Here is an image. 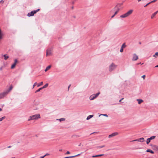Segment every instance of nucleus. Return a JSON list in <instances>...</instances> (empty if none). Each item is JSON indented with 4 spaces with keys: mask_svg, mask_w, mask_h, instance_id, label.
<instances>
[{
    "mask_svg": "<svg viewBox=\"0 0 158 158\" xmlns=\"http://www.w3.org/2000/svg\"><path fill=\"white\" fill-rule=\"evenodd\" d=\"M139 44H141V42H139Z\"/></svg>",
    "mask_w": 158,
    "mask_h": 158,
    "instance_id": "864d4df0",
    "label": "nucleus"
},
{
    "mask_svg": "<svg viewBox=\"0 0 158 158\" xmlns=\"http://www.w3.org/2000/svg\"><path fill=\"white\" fill-rule=\"evenodd\" d=\"M3 56L4 57V59L6 60H7L9 58V56H7L6 54L4 55Z\"/></svg>",
    "mask_w": 158,
    "mask_h": 158,
    "instance_id": "f3484780",
    "label": "nucleus"
},
{
    "mask_svg": "<svg viewBox=\"0 0 158 158\" xmlns=\"http://www.w3.org/2000/svg\"><path fill=\"white\" fill-rule=\"evenodd\" d=\"M117 135H118V133L117 132L113 133L112 134L109 135L108 136V137L109 138H111L114 136Z\"/></svg>",
    "mask_w": 158,
    "mask_h": 158,
    "instance_id": "6e6552de",
    "label": "nucleus"
},
{
    "mask_svg": "<svg viewBox=\"0 0 158 158\" xmlns=\"http://www.w3.org/2000/svg\"><path fill=\"white\" fill-rule=\"evenodd\" d=\"M146 152H150L152 154H154V153L153 151L149 149H147L146 151Z\"/></svg>",
    "mask_w": 158,
    "mask_h": 158,
    "instance_id": "4468645a",
    "label": "nucleus"
},
{
    "mask_svg": "<svg viewBox=\"0 0 158 158\" xmlns=\"http://www.w3.org/2000/svg\"><path fill=\"white\" fill-rule=\"evenodd\" d=\"M6 118L5 116H3L2 117V118H0V121H2L3 119H5Z\"/></svg>",
    "mask_w": 158,
    "mask_h": 158,
    "instance_id": "b1692460",
    "label": "nucleus"
},
{
    "mask_svg": "<svg viewBox=\"0 0 158 158\" xmlns=\"http://www.w3.org/2000/svg\"><path fill=\"white\" fill-rule=\"evenodd\" d=\"M39 10H40V9H38L36 10L32 11L31 13L28 14L27 16L29 17L33 16Z\"/></svg>",
    "mask_w": 158,
    "mask_h": 158,
    "instance_id": "39448f33",
    "label": "nucleus"
},
{
    "mask_svg": "<svg viewBox=\"0 0 158 158\" xmlns=\"http://www.w3.org/2000/svg\"><path fill=\"white\" fill-rule=\"evenodd\" d=\"M145 75H143V76H142V78H143V79H145Z\"/></svg>",
    "mask_w": 158,
    "mask_h": 158,
    "instance_id": "58836bf2",
    "label": "nucleus"
},
{
    "mask_svg": "<svg viewBox=\"0 0 158 158\" xmlns=\"http://www.w3.org/2000/svg\"><path fill=\"white\" fill-rule=\"evenodd\" d=\"M156 148H158V146H154Z\"/></svg>",
    "mask_w": 158,
    "mask_h": 158,
    "instance_id": "09e8293b",
    "label": "nucleus"
},
{
    "mask_svg": "<svg viewBox=\"0 0 158 158\" xmlns=\"http://www.w3.org/2000/svg\"><path fill=\"white\" fill-rule=\"evenodd\" d=\"M17 62V60H16V59L15 60V62H14V64H15L16 65V64Z\"/></svg>",
    "mask_w": 158,
    "mask_h": 158,
    "instance_id": "e433bc0d",
    "label": "nucleus"
},
{
    "mask_svg": "<svg viewBox=\"0 0 158 158\" xmlns=\"http://www.w3.org/2000/svg\"><path fill=\"white\" fill-rule=\"evenodd\" d=\"M132 141H139V139L133 140Z\"/></svg>",
    "mask_w": 158,
    "mask_h": 158,
    "instance_id": "c9c22d12",
    "label": "nucleus"
},
{
    "mask_svg": "<svg viewBox=\"0 0 158 158\" xmlns=\"http://www.w3.org/2000/svg\"><path fill=\"white\" fill-rule=\"evenodd\" d=\"M62 150V149H60V150H59V151H61Z\"/></svg>",
    "mask_w": 158,
    "mask_h": 158,
    "instance_id": "5fc2aeb1",
    "label": "nucleus"
},
{
    "mask_svg": "<svg viewBox=\"0 0 158 158\" xmlns=\"http://www.w3.org/2000/svg\"><path fill=\"white\" fill-rule=\"evenodd\" d=\"M101 115H103V116H106V117H108V115L106 114H100Z\"/></svg>",
    "mask_w": 158,
    "mask_h": 158,
    "instance_id": "2f4dec72",
    "label": "nucleus"
},
{
    "mask_svg": "<svg viewBox=\"0 0 158 158\" xmlns=\"http://www.w3.org/2000/svg\"><path fill=\"white\" fill-rule=\"evenodd\" d=\"M37 84L36 82H35L33 85L32 89H34L35 86Z\"/></svg>",
    "mask_w": 158,
    "mask_h": 158,
    "instance_id": "473e14b6",
    "label": "nucleus"
},
{
    "mask_svg": "<svg viewBox=\"0 0 158 158\" xmlns=\"http://www.w3.org/2000/svg\"><path fill=\"white\" fill-rule=\"evenodd\" d=\"M52 51L50 50H47L46 52V56H49L51 55Z\"/></svg>",
    "mask_w": 158,
    "mask_h": 158,
    "instance_id": "9d476101",
    "label": "nucleus"
},
{
    "mask_svg": "<svg viewBox=\"0 0 158 158\" xmlns=\"http://www.w3.org/2000/svg\"><path fill=\"white\" fill-rule=\"evenodd\" d=\"M120 52H123V48H121L120 50Z\"/></svg>",
    "mask_w": 158,
    "mask_h": 158,
    "instance_id": "f704fd0d",
    "label": "nucleus"
},
{
    "mask_svg": "<svg viewBox=\"0 0 158 158\" xmlns=\"http://www.w3.org/2000/svg\"><path fill=\"white\" fill-rule=\"evenodd\" d=\"M70 153V152L69 151H68L67 152H66V153L65 154H69Z\"/></svg>",
    "mask_w": 158,
    "mask_h": 158,
    "instance_id": "a19ab883",
    "label": "nucleus"
},
{
    "mask_svg": "<svg viewBox=\"0 0 158 158\" xmlns=\"http://www.w3.org/2000/svg\"><path fill=\"white\" fill-rule=\"evenodd\" d=\"M105 147V145H103L102 146H98V147H97V148H102L104 147Z\"/></svg>",
    "mask_w": 158,
    "mask_h": 158,
    "instance_id": "c756f323",
    "label": "nucleus"
},
{
    "mask_svg": "<svg viewBox=\"0 0 158 158\" xmlns=\"http://www.w3.org/2000/svg\"><path fill=\"white\" fill-rule=\"evenodd\" d=\"M93 116H94V115H89L87 117V118H86V119L87 120H88L89 119H90V118H92V117H93Z\"/></svg>",
    "mask_w": 158,
    "mask_h": 158,
    "instance_id": "ddd939ff",
    "label": "nucleus"
},
{
    "mask_svg": "<svg viewBox=\"0 0 158 158\" xmlns=\"http://www.w3.org/2000/svg\"><path fill=\"white\" fill-rule=\"evenodd\" d=\"M43 84V82L42 81L40 82V83L38 84L37 85V87H39L40 86L42 85Z\"/></svg>",
    "mask_w": 158,
    "mask_h": 158,
    "instance_id": "5701e85b",
    "label": "nucleus"
},
{
    "mask_svg": "<svg viewBox=\"0 0 158 158\" xmlns=\"http://www.w3.org/2000/svg\"><path fill=\"white\" fill-rule=\"evenodd\" d=\"M3 35V34L2 32V31L0 29V39H1L2 38V36Z\"/></svg>",
    "mask_w": 158,
    "mask_h": 158,
    "instance_id": "412c9836",
    "label": "nucleus"
},
{
    "mask_svg": "<svg viewBox=\"0 0 158 158\" xmlns=\"http://www.w3.org/2000/svg\"><path fill=\"white\" fill-rule=\"evenodd\" d=\"M123 98H122L121 99H120V100H119V102H121L122 100H123Z\"/></svg>",
    "mask_w": 158,
    "mask_h": 158,
    "instance_id": "a18cd8bd",
    "label": "nucleus"
},
{
    "mask_svg": "<svg viewBox=\"0 0 158 158\" xmlns=\"http://www.w3.org/2000/svg\"><path fill=\"white\" fill-rule=\"evenodd\" d=\"M150 4V2L148 3L145 6H144V7H145L147 6L148 5Z\"/></svg>",
    "mask_w": 158,
    "mask_h": 158,
    "instance_id": "ea45409f",
    "label": "nucleus"
},
{
    "mask_svg": "<svg viewBox=\"0 0 158 158\" xmlns=\"http://www.w3.org/2000/svg\"><path fill=\"white\" fill-rule=\"evenodd\" d=\"M9 93L8 91H6L0 94V99L2 98Z\"/></svg>",
    "mask_w": 158,
    "mask_h": 158,
    "instance_id": "423d86ee",
    "label": "nucleus"
},
{
    "mask_svg": "<svg viewBox=\"0 0 158 158\" xmlns=\"http://www.w3.org/2000/svg\"><path fill=\"white\" fill-rule=\"evenodd\" d=\"M40 114H35L33 115H31L29 117V119H28V121L33 120H35V119H37L38 118H40Z\"/></svg>",
    "mask_w": 158,
    "mask_h": 158,
    "instance_id": "f257e3e1",
    "label": "nucleus"
},
{
    "mask_svg": "<svg viewBox=\"0 0 158 158\" xmlns=\"http://www.w3.org/2000/svg\"><path fill=\"white\" fill-rule=\"evenodd\" d=\"M51 67V65H49V66H48L46 67V69H45V72H46L49 69H50Z\"/></svg>",
    "mask_w": 158,
    "mask_h": 158,
    "instance_id": "2eb2a0df",
    "label": "nucleus"
},
{
    "mask_svg": "<svg viewBox=\"0 0 158 158\" xmlns=\"http://www.w3.org/2000/svg\"><path fill=\"white\" fill-rule=\"evenodd\" d=\"M45 157V156H41L40 157V158H44Z\"/></svg>",
    "mask_w": 158,
    "mask_h": 158,
    "instance_id": "de8ad7c7",
    "label": "nucleus"
},
{
    "mask_svg": "<svg viewBox=\"0 0 158 158\" xmlns=\"http://www.w3.org/2000/svg\"><path fill=\"white\" fill-rule=\"evenodd\" d=\"M158 56V52H156L155 53V54L153 55V56L155 58H156Z\"/></svg>",
    "mask_w": 158,
    "mask_h": 158,
    "instance_id": "aec40b11",
    "label": "nucleus"
},
{
    "mask_svg": "<svg viewBox=\"0 0 158 158\" xmlns=\"http://www.w3.org/2000/svg\"><path fill=\"white\" fill-rule=\"evenodd\" d=\"M100 93L99 92L95 94H92L89 97V99L91 100H94L96 98L98 97L99 95L100 94Z\"/></svg>",
    "mask_w": 158,
    "mask_h": 158,
    "instance_id": "20e7f679",
    "label": "nucleus"
},
{
    "mask_svg": "<svg viewBox=\"0 0 158 158\" xmlns=\"http://www.w3.org/2000/svg\"><path fill=\"white\" fill-rule=\"evenodd\" d=\"M157 0H153V1L150 2V3H152V2H156Z\"/></svg>",
    "mask_w": 158,
    "mask_h": 158,
    "instance_id": "4c0bfd02",
    "label": "nucleus"
},
{
    "mask_svg": "<svg viewBox=\"0 0 158 158\" xmlns=\"http://www.w3.org/2000/svg\"><path fill=\"white\" fill-rule=\"evenodd\" d=\"M42 89L41 87V88H40L39 89H38V90H36V91H35V93H37V92H39V91H40V90H42Z\"/></svg>",
    "mask_w": 158,
    "mask_h": 158,
    "instance_id": "393cba45",
    "label": "nucleus"
},
{
    "mask_svg": "<svg viewBox=\"0 0 158 158\" xmlns=\"http://www.w3.org/2000/svg\"><path fill=\"white\" fill-rule=\"evenodd\" d=\"M138 59V56L135 54H133V55L132 60L135 61L137 60Z\"/></svg>",
    "mask_w": 158,
    "mask_h": 158,
    "instance_id": "0eeeda50",
    "label": "nucleus"
},
{
    "mask_svg": "<svg viewBox=\"0 0 158 158\" xmlns=\"http://www.w3.org/2000/svg\"><path fill=\"white\" fill-rule=\"evenodd\" d=\"M117 65H115L113 63H112L109 67V70L110 72H112L113 71L114 69H115Z\"/></svg>",
    "mask_w": 158,
    "mask_h": 158,
    "instance_id": "7ed1b4c3",
    "label": "nucleus"
},
{
    "mask_svg": "<svg viewBox=\"0 0 158 158\" xmlns=\"http://www.w3.org/2000/svg\"><path fill=\"white\" fill-rule=\"evenodd\" d=\"M114 9L115 10H116V11H115V12L114 14V15H116L117 14V13H118V12L119 11V7H118V6H116L115 7Z\"/></svg>",
    "mask_w": 158,
    "mask_h": 158,
    "instance_id": "1a4fd4ad",
    "label": "nucleus"
},
{
    "mask_svg": "<svg viewBox=\"0 0 158 158\" xmlns=\"http://www.w3.org/2000/svg\"><path fill=\"white\" fill-rule=\"evenodd\" d=\"M10 146H9V147H8V148H10Z\"/></svg>",
    "mask_w": 158,
    "mask_h": 158,
    "instance_id": "6e6d98bb",
    "label": "nucleus"
},
{
    "mask_svg": "<svg viewBox=\"0 0 158 158\" xmlns=\"http://www.w3.org/2000/svg\"><path fill=\"white\" fill-rule=\"evenodd\" d=\"M58 120H59L60 122H61L62 121H64L65 120V118H62L59 119Z\"/></svg>",
    "mask_w": 158,
    "mask_h": 158,
    "instance_id": "a878e982",
    "label": "nucleus"
},
{
    "mask_svg": "<svg viewBox=\"0 0 158 158\" xmlns=\"http://www.w3.org/2000/svg\"><path fill=\"white\" fill-rule=\"evenodd\" d=\"M144 141V139L143 138H141L139 139V142H143Z\"/></svg>",
    "mask_w": 158,
    "mask_h": 158,
    "instance_id": "dca6fc26",
    "label": "nucleus"
},
{
    "mask_svg": "<svg viewBox=\"0 0 158 158\" xmlns=\"http://www.w3.org/2000/svg\"><path fill=\"white\" fill-rule=\"evenodd\" d=\"M155 137H156V136H152L151 137H150V138H149V139L150 140H151L154 139L155 138Z\"/></svg>",
    "mask_w": 158,
    "mask_h": 158,
    "instance_id": "4be33fe9",
    "label": "nucleus"
},
{
    "mask_svg": "<svg viewBox=\"0 0 158 158\" xmlns=\"http://www.w3.org/2000/svg\"><path fill=\"white\" fill-rule=\"evenodd\" d=\"M39 109V108L36 107L35 108H34V109L35 110H37Z\"/></svg>",
    "mask_w": 158,
    "mask_h": 158,
    "instance_id": "37998d69",
    "label": "nucleus"
},
{
    "mask_svg": "<svg viewBox=\"0 0 158 158\" xmlns=\"http://www.w3.org/2000/svg\"><path fill=\"white\" fill-rule=\"evenodd\" d=\"M81 145V143H80V145L79 146H80Z\"/></svg>",
    "mask_w": 158,
    "mask_h": 158,
    "instance_id": "4d7b16f0",
    "label": "nucleus"
},
{
    "mask_svg": "<svg viewBox=\"0 0 158 158\" xmlns=\"http://www.w3.org/2000/svg\"><path fill=\"white\" fill-rule=\"evenodd\" d=\"M49 154H48V153H46L45 155H44V156H48V155H49Z\"/></svg>",
    "mask_w": 158,
    "mask_h": 158,
    "instance_id": "79ce46f5",
    "label": "nucleus"
},
{
    "mask_svg": "<svg viewBox=\"0 0 158 158\" xmlns=\"http://www.w3.org/2000/svg\"><path fill=\"white\" fill-rule=\"evenodd\" d=\"M48 83H46L43 87H41L42 89H44V88H46V87H47L48 86Z\"/></svg>",
    "mask_w": 158,
    "mask_h": 158,
    "instance_id": "a211bd4d",
    "label": "nucleus"
},
{
    "mask_svg": "<svg viewBox=\"0 0 158 158\" xmlns=\"http://www.w3.org/2000/svg\"><path fill=\"white\" fill-rule=\"evenodd\" d=\"M12 89V86H10L9 89V90H7V91H8L9 92Z\"/></svg>",
    "mask_w": 158,
    "mask_h": 158,
    "instance_id": "7c9ffc66",
    "label": "nucleus"
},
{
    "mask_svg": "<svg viewBox=\"0 0 158 158\" xmlns=\"http://www.w3.org/2000/svg\"><path fill=\"white\" fill-rule=\"evenodd\" d=\"M4 1L3 0H1L0 1V4H3L4 3Z\"/></svg>",
    "mask_w": 158,
    "mask_h": 158,
    "instance_id": "72a5a7b5",
    "label": "nucleus"
},
{
    "mask_svg": "<svg viewBox=\"0 0 158 158\" xmlns=\"http://www.w3.org/2000/svg\"><path fill=\"white\" fill-rule=\"evenodd\" d=\"M103 154H100V155H96L95 156H92L93 157H99V156H103Z\"/></svg>",
    "mask_w": 158,
    "mask_h": 158,
    "instance_id": "6ab92c4d",
    "label": "nucleus"
},
{
    "mask_svg": "<svg viewBox=\"0 0 158 158\" xmlns=\"http://www.w3.org/2000/svg\"><path fill=\"white\" fill-rule=\"evenodd\" d=\"M155 67H158V65L155 66Z\"/></svg>",
    "mask_w": 158,
    "mask_h": 158,
    "instance_id": "8fccbe9b",
    "label": "nucleus"
},
{
    "mask_svg": "<svg viewBox=\"0 0 158 158\" xmlns=\"http://www.w3.org/2000/svg\"><path fill=\"white\" fill-rule=\"evenodd\" d=\"M70 86H71V85H70L69 86H68V90H69V88L70 87Z\"/></svg>",
    "mask_w": 158,
    "mask_h": 158,
    "instance_id": "c03bdc74",
    "label": "nucleus"
},
{
    "mask_svg": "<svg viewBox=\"0 0 158 158\" xmlns=\"http://www.w3.org/2000/svg\"><path fill=\"white\" fill-rule=\"evenodd\" d=\"M133 10H130L125 14L121 15L120 17L121 18H125L128 17L133 12Z\"/></svg>",
    "mask_w": 158,
    "mask_h": 158,
    "instance_id": "f03ea898",
    "label": "nucleus"
},
{
    "mask_svg": "<svg viewBox=\"0 0 158 158\" xmlns=\"http://www.w3.org/2000/svg\"><path fill=\"white\" fill-rule=\"evenodd\" d=\"M140 64V63H138V64Z\"/></svg>",
    "mask_w": 158,
    "mask_h": 158,
    "instance_id": "13d9d810",
    "label": "nucleus"
},
{
    "mask_svg": "<svg viewBox=\"0 0 158 158\" xmlns=\"http://www.w3.org/2000/svg\"><path fill=\"white\" fill-rule=\"evenodd\" d=\"M115 15H112V16H111V18H113V17H114V16Z\"/></svg>",
    "mask_w": 158,
    "mask_h": 158,
    "instance_id": "49530a36",
    "label": "nucleus"
},
{
    "mask_svg": "<svg viewBox=\"0 0 158 158\" xmlns=\"http://www.w3.org/2000/svg\"><path fill=\"white\" fill-rule=\"evenodd\" d=\"M15 65H16V64H13L11 66V69H14L15 68Z\"/></svg>",
    "mask_w": 158,
    "mask_h": 158,
    "instance_id": "cd10ccee",
    "label": "nucleus"
},
{
    "mask_svg": "<svg viewBox=\"0 0 158 158\" xmlns=\"http://www.w3.org/2000/svg\"><path fill=\"white\" fill-rule=\"evenodd\" d=\"M138 2H140L141 1V0H137Z\"/></svg>",
    "mask_w": 158,
    "mask_h": 158,
    "instance_id": "603ef678",
    "label": "nucleus"
},
{
    "mask_svg": "<svg viewBox=\"0 0 158 158\" xmlns=\"http://www.w3.org/2000/svg\"><path fill=\"white\" fill-rule=\"evenodd\" d=\"M137 101L138 102V103L139 104L143 102V100L141 99H137Z\"/></svg>",
    "mask_w": 158,
    "mask_h": 158,
    "instance_id": "f8f14e48",
    "label": "nucleus"
},
{
    "mask_svg": "<svg viewBox=\"0 0 158 158\" xmlns=\"http://www.w3.org/2000/svg\"><path fill=\"white\" fill-rule=\"evenodd\" d=\"M150 141L151 140H150L149 138H148L147 139V144H148L150 142Z\"/></svg>",
    "mask_w": 158,
    "mask_h": 158,
    "instance_id": "c85d7f7f",
    "label": "nucleus"
},
{
    "mask_svg": "<svg viewBox=\"0 0 158 158\" xmlns=\"http://www.w3.org/2000/svg\"><path fill=\"white\" fill-rule=\"evenodd\" d=\"M2 110V109L1 108H0V111H1Z\"/></svg>",
    "mask_w": 158,
    "mask_h": 158,
    "instance_id": "3c124183",
    "label": "nucleus"
},
{
    "mask_svg": "<svg viewBox=\"0 0 158 158\" xmlns=\"http://www.w3.org/2000/svg\"><path fill=\"white\" fill-rule=\"evenodd\" d=\"M158 13V10L155 12L151 16V19H153L156 14Z\"/></svg>",
    "mask_w": 158,
    "mask_h": 158,
    "instance_id": "9b49d317",
    "label": "nucleus"
},
{
    "mask_svg": "<svg viewBox=\"0 0 158 158\" xmlns=\"http://www.w3.org/2000/svg\"><path fill=\"white\" fill-rule=\"evenodd\" d=\"M126 47V45L125 44V43H123L122 45L121 48H125Z\"/></svg>",
    "mask_w": 158,
    "mask_h": 158,
    "instance_id": "bb28decb",
    "label": "nucleus"
}]
</instances>
